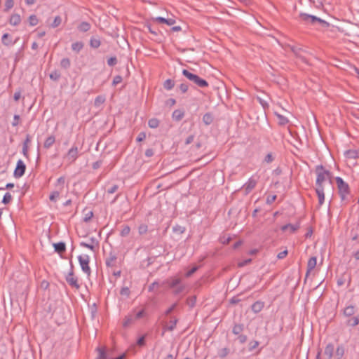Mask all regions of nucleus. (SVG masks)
Instances as JSON below:
<instances>
[{"instance_id":"19","label":"nucleus","mask_w":359,"mask_h":359,"mask_svg":"<svg viewBox=\"0 0 359 359\" xmlns=\"http://www.w3.org/2000/svg\"><path fill=\"white\" fill-rule=\"evenodd\" d=\"M1 41L5 46H11L15 43V41H12L11 36L8 33H5L2 36Z\"/></svg>"},{"instance_id":"1","label":"nucleus","mask_w":359,"mask_h":359,"mask_svg":"<svg viewBox=\"0 0 359 359\" xmlns=\"http://www.w3.org/2000/svg\"><path fill=\"white\" fill-rule=\"evenodd\" d=\"M316 172L317 175L316 181V188L323 187V184L327 180L331 183V172L326 170L322 165H318L316 167Z\"/></svg>"},{"instance_id":"7","label":"nucleus","mask_w":359,"mask_h":359,"mask_svg":"<svg viewBox=\"0 0 359 359\" xmlns=\"http://www.w3.org/2000/svg\"><path fill=\"white\" fill-rule=\"evenodd\" d=\"M78 157V148L77 147H72L66 156V158L69 163H73L76 161V159Z\"/></svg>"},{"instance_id":"5","label":"nucleus","mask_w":359,"mask_h":359,"mask_svg":"<svg viewBox=\"0 0 359 359\" xmlns=\"http://www.w3.org/2000/svg\"><path fill=\"white\" fill-rule=\"evenodd\" d=\"M70 265H71V269H70L69 272L67 273V275L65 276V280L72 287H74V288H76L78 290L80 288V285L79 284L77 277H76L74 274L73 264H72V262H70Z\"/></svg>"},{"instance_id":"63","label":"nucleus","mask_w":359,"mask_h":359,"mask_svg":"<svg viewBox=\"0 0 359 359\" xmlns=\"http://www.w3.org/2000/svg\"><path fill=\"white\" fill-rule=\"evenodd\" d=\"M176 101L173 98H170L165 102V105L169 107H172L175 104Z\"/></svg>"},{"instance_id":"36","label":"nucleus","mask_w":359,"mask_h":359,"mask_svg":"<svg viewBox=\"0 0 359 359\" xmlns=\"http://www.w3.org/2000/svg\"><path fill=\"white\" fill-rule=\"evenodd\" d=\"M133 315L135 320H136L140 319V318L146 316L147 313L144 309H141Z\"/></svg>"},{"instance_id":"27","label":"nucleus","mask_w":359,"mask_h":359,"mask_svg":"<svg viewBox=\"0 0 359 359\" xmlns=\"http://www.w3.org/2000/svg\"><path fill=\"white\" fill-rule=\"evenodd\" d=\"M90 25L87 22H82L78 27V29L80 32H88L90 29Z\"/></svg>"},{"instance_id":"62","label":"nucleus","mask_w":359,"mask_h":359,"mask_svg":"<svg viewBox=\"0 0 359 359\" xmlns=\"http://www.w3.org/2000/svg\"><path fill=\"white\" fill-rule=\"evenodd\" d=\"M177 306V303L173 304L170 307H169L164 313L165 316L169 315L171 312L175 309Z\"/></svg>"},{"instance_id":"25","label":"nucleus","mask_w":359,"mask_h":359,"mask_svg":"<svg viewBox=\"0 0 359 359\" xmlns=\"http://www.w3.org/2000/svg\"><path fill=\"white\" fill-rule=\"evenodd\" d=\"M83 48V43L81 41H76L72 44V49L76 53H79Z\"/></svg>"},{"instance_id":"40","label":"nucleus","mask_w":359,"mask_h":359,"mask_svg":"<svg viewBox=\"0 0 359 359\" xmlns=\"http://www.w3.org/2000/svg\"><path fill=\"white\" fill-rule=\"evenodd\" d=\"M148 231V226L147 224H142L138 227V233L140 235L145 234Z\"/></svg>"},{"instance_id":"34","label":"nucleus","mask_w":359,"mask_h":359,"mask_svg":"<svg viewBox=\"0 0 359 359\" xmlns=\"http://www.w3.org/2000/svg\"><path fill=\"white\" fill-rule=\"evenodd\" d=\"M148 126L151 128H156L159 126V121L156 118H150L148 121Z\"/></svg>"},{"instance_id":"22","label":"nucleus","mask_w":359,"mask_h":359,"mask_svg":"<svg viewBox=\"0 0 359 359\" xmlns=\"http://www.w3.org/2000/svg\"><path fill=\"white\" fill-rule=\"evenodd\" d=\"M177 322H178V319L176 318H173L172 320H170L168 325H165V330H168L170 332L173 331L176 327Z\"/></svg>"},{"instance_id":"38","label":"nucleus","mask_w":359,"mask_h":359,"mask_svg":"<svg viewBox=\"0 0 359 359\" xmlns=\"http://www.w3.org/2000/svg\"><path fill=\"white\" fill-rule=\"evenodd\" d=\"M28 22L30 26H35L38 24L39 20L35 15H32L28 18Z\"/></svg>"},{"instance_id":"54","label":"nucleus","mask_w":359,"mask_h":359,"mask_svg":"<svg viewBox=\"0 0 359 359\" xmlns=\"http://www.w3.org/2000/svg\"><path fill=\"white\" fill-rule=\"evenodd\" d=\"M123 79L121 76L117 75L114 76L113 81H112V86H115L117 84L120 83L122 81Z\"/></svg>"},{"instance_id":"18","label":"nucleus","mask_w":359,"mask_h":359,"mask_svg":"<svg viewBox=\"0 0 359 359\" xmlns=\"http://www.w3.org/2000/svg\"><path fill=\"white\" fill-rule=\"evenodd\" d=\"M116 260V256L111 252L109 257L106 259L105 264L108 267H112L114 266Z\"/></svg>"},{"instance_id":"37","label":"nucleus","mask_w":359,"mask_h":359,"mask_svg":"<svg viewBox=\"0 0 359 359\" xmlns=\"http://www.w3.org/2000/svg\"><path fill=\"white\" fill-rule=\"evenodd\" d=\"M213 121L212 116L210 114H205L203 116V121L205 125H210Z\"/></svg>"},{"instance_id":"48","label":"nucleus","mask_w":359,"mask_h":359,"mask_svg":"<svg viewBox=\"0 0 359 359\" xmlns=\"http://www.w3.org/2000/svg\"><path fill=\"white\" fill-rule=\"evenodd\" d=\"M11 198H12L11 195L10 194V193L7 192L5 194V195L3 197L2 203L4 204H7L11 201Z\"/></svg>"},{"instance_id":"44","label":"nucleus","mask_w":359,"mask_h":359,"mask_svg":"<svg viewBox=\"0 0 359 359\" xmlns=\"http://www.w3.org/2000/svg\"><path fill=\"white\" fill-rule=\"evenodd\" d=\"M65 182V178L64 177H60L57 179L56 186L60 187L59 189L60 191L62 190Z\"/></svg>"},{"instance_id":"21","label":"nucleus","mask_w":359,"mask_h":359,"mask_svg":"<svg viewBox=\"0 0 359 359\" xmlns=\"http://www.w3.org/2000/svg\"><path fill=\"white\" fill-rule=\"evenodd\" d=\"M135 321V320L134 319L133 315L129 314L124 318L123 322V326L124 327H127L130 325H131L133 323H134Z\"/></svg>"},{"instance_id":"10","label":"nucleus","mask_w":359,"mask_h":359,"mask_svg":"<svg viewBox=\"0 0 359 359\" xmlns=\"http://www.w3.org/2000/svg\"><path fill=\"white\" fill-rule=\"evenodd\" d=\"M344 156L346 158L357 159L359 158V150L349 149L344 152Z\"/></svg>"},{"instance_id":"35","label":"nucleus","mask_w":359,"mask_h":359,"mask_svg":"<svg viewBox=\"0 0 359 359\" xmlns=\"http://www.w3.org/2000/svg\"><path fill=\"white\" fill-rule=\"evenodd\" d=\"M71 62L69 58L65 57L61 60L60 66L62 68L67 69L70 67Z\"/></svg>"},{"instance_id":"26","label":"nucleus","mask_w":359,"mask_h":359,"mask_svg":"<svg viewBox=\"0 0 359 359\" xmlns=\"http://www.w3.org/2000/svg\"><path fill=\"white\" fill-rule=\"evenodd\" d=\"M55 250L59 253L63 252L65 251L66 247L65 243L63 242H59L57 243L54 244Z\"/></svg>"},{"instance_id":"23","label":"nucleus","mask_w":359,"mask_h":359,"mask_svg":"<svg viewBox=\"0 0 359 359\" xmlns=\"http://www.w3.org/2000/svg\"><path fill=\"white\" fill-rule=\"evenodd\" d=\"M184 116V113L180 109H176L172 112V117L175 121H180Z\"/></svg>"},{"instance_id":"49","label":"nucleus","mask_w":359,"mask_h":359,"mask_svg":"<svg viewBox=\"0 0 359 359\" xmlns=\"http://www.w3.org/2000/svg\"><path fill=\"white\" fill-rule=\"evenodd\" d=\"M60 196V191H55L52 192L49 196V198L51 201H56V199Z\"/></svg>"},{"instance_id":"39","label":"nucleus","mask_w":359,"mask_h":359,"mask_svg":"<svg viewBox=\"0 0 359 359\" xmlns=\"http://www.w3.org/2000/svg\"><path fill=\"white\" fill-rule=\"evenodd\" d=\"M243 330V325L241 324L235 325L233 327L232 332L234 334L238 335Z\"/></svg>"},{"instance_id":"55","label":"nucleus","mask_w":359,"mask_h":359,"mask_svg":"<svg viewBox=\"0 0 359 359\" xmlns=\"http://www.w3.org/2000/svg\"><path fill=\"white\" fill-rule=\"evenodd\" d=\"M145 337H146V334L142 336L141 337H140L137 339V344L139 346H144L145 345Z\"/></svg>"},{"instance_id":"41","label":"nucleus","mask_w":359,"mask_h":359,"mask_svg":"<svg viewBox=\"0 0 359 359\" xmlns=\"http://www.w3.org/2000/svg\"><path fill=\"white\" fill-rule=\"evenodd\" d=\"M130 228L129 226H128V225L123 226L122 230L121 231L120 235L122 237H126L130 233Z\"/></svg>"},{"instance_id":"51","label":"nucleus","mask_w":359,"mask_h":359,"mask_svg":"<svg viewBox=\"0 0 359 359\" xmlns=\"http://www.w3.org/2000/svg\"><path fill=\"white\" fill-rule=\"evenodd\" d=\"M179 88L182 93H185L189 89V85L187 83H182L179 86Z\"/></svg>"},{"instance_id":"3","label":"nucleus","mask_w":359,"mask_h":359,"mask_svg":"<svg viewBox=\"0 0 359 359\" xmlns=\"http://www.w3.org/2000/svg\"><path fill=\"white\" fill-rule=\"evenodd\" d=\"M336 183L337 185V188L339 190V194L340 196L341 201H345L347 198V196L349 194V186L345 182L343 179L340 177H337L335 178Z\"/></svg>"},{"instance_id":"6","label":"nucleus","mask_w":359,"mask_h":359,"mask_svg":"<svg viewBox=\"0 0 359 359\" xmlns=\"http://www.w3.org/2000/svg\"><path fill=\"white\" fill-rule=\"evenodd\" d=\"M80 245L95 252V249L99 246V242L95 238L91 237L87 241H81Z\"/></svg>"},{"instance_id":"30","label":"nucleus","mask_w":359,"mask_h":359,"mask_svg":"<svg viewBox=\"0 0 359 359\" xmlns=\"http://www.w3.org/2000/svg\"><path fill=\"white\" fill-rule=\"evenodd\" d=\"M359 324V317L355 316L351 319H348L346 322V325L351 327H355Z\"/></svg>"},{"instance_id":"13","label":"nucleus","mask_w":359,"mask_h":359,"mask_svg":"<svg viewBox=\"0 0 359 359\" xmlns=\"http://www.w3.org/2000/svg\"><path fill=\"white\" fill-rule=\"evenodd\" d=\"M316 22H319L320 24H321L323 27H328L329 26V23L327 22H326L325 20L320 18H318L315 15H310V23L311 24H315Z\"/></svg>"},{"instance_id":"24","label":"nucleus","mask_w":359,"mask_h":359,"mask_svg":"<svg viewBox=\"0 0 359 359\" xmlns=\"http://www.w3.org/2000/svg\"><path fill=\"white\" fill-rule=\"evenodd\" d=\"M9 22L12 25H18L21 22V17L20 15L14 14L11 16Z\"/></svg>"},{"instance_id":"29","label":"nucleus","mask_w":359,"mask_h":359,"mask_svg":"<svg viewBox=\"0 0 359 359\" xmlns=\"http://www.w3.org/2000/svg\"><path fill=\"white\" fill-rule=\"evenodd\" d=\"M55 138L54 136L51 135L48 137L44 142V147L49 148L55 142Z\"/></svg>"},{"instance_id":"42","label":"nucleus","mask_w":359,"mask_h":359,"mask_svg":"<svg viewBox=\"0 0 359 359\" xmlns=\"http://www.w3.org/2000/svg\"><path fill=\"white\" fill-rule=\"evenodd\" d=\"M62 22V18L60 16H56L55 18H54V20L53 22H52L51 24V27L53 28H55L57 27H58Z\"/></svg>"},{"instance_id":"57","label":"nucleus","mask_w":359,"mask_h":359,"mask_svg":"<svg viewBox=\"0 0 359 359\" xmlns=\"http://www.w3.org/2000/svg\"><path fill=\"white\" fill-rule=\"evenodd\" d=\"M118 189V186L116 185V184H114L113 186H111L110 188H109L107 189V193L108 194H114L115 193Z\"/></svg>"},{"instance_id":"17","label":"nucleus","mask_w":359,"mask_h":359,"mask_svg":"<svg viewBox=\"0 0 359 359\" xmlns=\"http://www.w3.org/2000/svg\"><path fill=\"white\" fill-rule=\"evenodd\" d=\"M264 306V302L257 301L252 305V310L254 313H257L263 309Z\"/></svg>"},{"instance_id":"2","label":"nucleus","mask_w":359,"mask_h":359,"mask_svg":"<svg viewBox=\"0 0 359 359\" xmlns=\"http://www.w3.org/2000/svg\"><path fill=\"white\" fill-rule=\"evenodd\" d=\"M182 74L198 87L205 88L208 86V83L205 79L199 77L196 74L190 72L187 69H183Z\"/></svg>"},{"instance_id":"20","label":"nucleus","mask_w":359,"mask_h":359,"mask_svg":"<svg viewBox=\"0 0 359 359\" xmlns=\"http://www.w3.org/2000/svg\"><path fill=\"white\" fill-rule=\"evenodd\" d=\"M299 228V224H287L282 226L283 231H287L289 229L291 233L295 232Z\"/></svg>"},{"instance_id":"4","label":"nucleus","mask_w":359,"mask_h":359,"mask_svg":"<svg viewBox=\"0 0 359 359\" xmlns=\"http://www.w3.org/2000/svg\"><path fill=\"white\" fill-rule=\"evenodd\" d=\"M79 262L81 266V270L87 274L88 276L90 275L91 270L89 266V262H90V257L89 255L84 254L79 255L78 257Z\"/></svg>"},{"instance_id":"64","label":"nucleus","mask_w":359,"mask_h":359,"mask_svg":"<svg viewBox=\"0 0 359 359\" xmlns=\"http://www.w3.org/2000/svg\"><path fill=\"white\" fill-rule=\"evenodd\" d=\"M228 349L226 348H224L220 350L219 355L222 358H224L228 354Z\"/></svg>"},{"instance_id":"58","label":"nucleus","mask_w":359,"mask_h":359,"mask_svg":"<svg viewBox=\"0 0 359 359\" xmlns=\"http://www.w3.org/2000/svg\"><path fill=\"white\" fill-rule=\"evenodd\" d=\"M174 289H175V290H174L175 294H178L183 291L184 286L180 284L177 287H175V288H174Z\"/></svg>"},{"instance_id":"61","label":"nucleus","mask_w":359,"mask_h":359,"mask_svg":"<svg viewBox=\"0 0 359 359\" xmlns=\"http://www.w3.org/2000/svg\"><path fill=\"white\" fill-rule=\"evenodd\" d=\"M196 297H191L190 299H189L188 300V304L190 307H194L196 304Z\"/></svg>"},{"instance_id":"16","label":"nucleus","mask_w":359,"mask_h":359,"mask_svg":"<svg viewBox=\"0 0 359 359\" xmlns=\"http://www.w3.org/2000/svg\"><path fill=\"white\" fill-rule=\"evenodd\" d=\"M14 176L17 178L22 176V160H18L16 168L14 171Z\"/></svg>"},{"instance_id":"59","label":"nucleus","mask_w":359,"mask_h":359,"mask_svg":"<svg viewBox=\"0 0 359 359\" xmlns=\"http://www.w3.org/2000/svg\"><path fill=\"white\" fill-rule=\"evenodd\" d=\"M274 158L273 157L271 153H269L264 158V161L267 163H270L273 161Z\"/></svg>"},{"instance_id":"47","label":"nucleus","mask_w":359,"mask_h":359,"mask_svg":"<svg viewBox=\"0 0 359 359\" xmlns=\"http://www.w3.org/2000/svg\"><path fill=\"white\" fill-rule=\"evenodd\" d=\"M50 78L53 81H57L60 78V74L57 71L50 73Z\"/></svg>"},{"instance_id":"52","label":"nucleus","mask_w":359,"mask_h":359,"mask_svg":"<svg viewBox=\"0 0 359 359\" xmlns=\"http://www.w3.org/2000/svg\"><path fill=\"white\" fill-rule=\"evenodd\" d=\"M117 64V58L116 57H109L108 60H107V65L109 66H114L115 65Z\"/></svg>"},{"instance_id":"32","label":"nucleus","mask_w":359,"mask_h":359,"mask_svg":"<svg viewBox=\"0 0 359 359\" xmlns=\"http://www.w3.org/2000/svg\"><path fill=\"white\" fill-rule=\"evenodd\" d=\"M174 81L170 79H166L163 83V87L168 90H171L174 87Z\"/></svg>"},{"instance_id":"56","label":"nucleus","mask_w":359,"mask_h":359,"mask_svg":"<svg viewBox=\"0 0 359 359\" xmlns=\"http://www.w3.org/2000/svg\"><path fill=\"white\" fill-rule=\"evenodd\" d=\"M93 212L92 211H89V212H88L85 215V216H84V217H83V221H84L85 222H89V221L91 219V218L93 217Z\"/></svg>"},{"instance_id":"33","label":"nucleus","mask_w":359,"mask_h":359,"mask_svg":"<svg viewBox=\"0 0 359 359\" xmlns=\"http://www.w3.org/2000/svg\"><path fill=\"white\" fill-rule=\"evenodd\" d=\"M101 44L100 40L97 38L92 37L90 40V46L92 48H97Z\"/></svg>"},{"instance_id":"31","label":"nucleus","mask_w":359,"mask_h":359,"mask_svg":"<svg viewBox=\"0 0 359 359\" xmlns=\"http://www.w3.org/2000/svg\"><path fill=\"white\" fill-rule=\"evenodd\" d=\"M344 354V348L343 346H339L337 348L336 353H335V357L336 359H341Z\"/></svg>"},{"instance_id":"28","label":"nucleus","mask_w":359,"mask_h":359,"mask_svg":"<svg viewBox=\"0 0 359 359\" xmlns=\"http://www.w3.org/2000/svg\"><path fill=\"white\" fill-rule=\"evenodd\" d=\"M180 278H175L168 280L167 283L170 288H175V287L180 284Z\"/></svg>"},{"instance_id":"60","label":"nucleus","mask_w":359,"mask_h":359,"mask_svg":"<svg viewBox=\"0 0 359 359\" xmlns=\"http://www.w3.org/2000/svg\"><path fill=\"white\" fill-rule=\"evenodd\" d=\"M105 99L102 96H97L95 100V105L102 104L104 102Z\"/></svg>"},{"instance_id":"45","label":"nucleus","mask_w":359,"mask_h":359,"mask_svg":"<svg viewBox=\"0 0 359 359\" xmlns=\"http://www.w3.org/2000/svg\"><path fill=\"white\" fill-rule=\"evenodd\" d=\"M310 15L309 14H307V13H302L299 14V17L300 18L304 21L306 23H310Z\"/></svg>"},{"instance_id":"46","label":"nucleus","mask_w":359,"mask_h":359,"mask_svg":"<svg viewBox=\"0 0 359 359\" xmlns=\"http://www.w3.org/2000/svg\"><path fill=\"white\" fill-rule=\"evenodd\" d=\"M291 50L294 53V54L295 55H297V57H302L301 52L302 51V50L301 48L292 46Z\"/></svg>"},{"instance_id":"50","label":"nucleus","mask_w":359,"mask_h":359,"mask_svg":"<svg viewBox=\"0 0 359 359\" xmlns=\"http://www.w3.org/2000/svg\"><path fill=\"white\" fill-rule=\"evenodd\" d=\"M277 116L279 120V124L283 126V125H285L286 123H287L288 120L286 117H285L284 116L280 115V114H277Z\"/></svg>"},{"instance_id":"8","label":"nucleus","mask_w":359,"mask_h":359,"mask_svg":"<svg viewBox=\"0 0 359 359\" xmlns=\"http://www.w3.org/2000/svg\"><path fill=\"white\" fill-rule=\"evenodd\" d=\"M257 181L252 178H250L248 181L244 184V189L245 194H249L256 186Z\"/></svg>"},{"instance_id":"11","label":"nucleus","mask_w":359,"mask_h":359,"mask_svg":"<svg viewBox=\"0 0 359 359\" xmlns=\"http://www.w3.org/2000/svg\"><path fill=\"white\" fill-rule=\"evenodd\" d=\"M317 259L316 257H311L307 263V271L306 276H308L310 272L316 267Z\"/></svg>"},{"instance_id":"43","label":"nucleus","mask_w":359,"mask_h":359,"mask_svg":"<svg viewBox=\"0 0 359 359\" xmlns=\"http://www.w3.org/2000/svg\"><path fill=\"white\" fill-rule=\"evenodd\" d=\"M14 6L13 0H6L5 2L4 11L7 12Z\"/></svg>"},{"instance_id":"12","label":"nucleus","mask_w":359,"mask_h":359,"mask_svg":"<svg viewBox=\"0 0 359 359\" xmlns=\"http://www.w3.org/2000/svg\"><path fill=\"white\" fill-rule=\"evenodd\" d=\"M334 350V348L333 344H328L326 346V347L325 348V351H324V355L326 356L327 359L332 358V357L333 355Z\"/></svg>"},{"instance_id":"14","label":"nucleus","mask_w":359,"mask_h":359,"mask_svg":"<svg viewBox=\"0 0 359 359\" xmlns=\"http://www.w3.org/2000/svg\"><path fill=\"white\" fill-rule=\"evenodd\" d=\"M355 312V308L353 305L346 306L343 310V314L346 317L352 316Z\"/></svg>"},{"instance_id":"15","label":"nucleus","mask_w":359,"mask_h":359,"mask_svg":"<svg viewBox=\"0 0 359 359\" xmlns=\"http://www.w3.org/2000/svg\"><path fill=\"white\" fill-rule=\"evenodd\" d=\"M155 21L160 23H165L168 25H173L175 23V20L174 18H165L163 17H156Z\"/></svg>"},{"instance_id":"53","label":"nucleus","mask_w":359,"mask_h":359,"mask_svg":"<svg viewBox=\"0 0 359 359\" xmlns=\"http://www.w3.org/2000/svg\"><path fill=\"white\" fill-rule=\"evenodd\" d=\"M130 290L128 287H123L121 288V291H120V294L122 295V296H126V297H128L130 295Z\"/></svg>"},{"instance_id":"9","label":"nucleus","mask_w":359,"mask_h":359,"mask_svg":"<svg viewBox=\"0 0 359 359\" xmlns=\"http://www.w3.org/2000/svg\"><path fill=\"white\" fill-rule=\"evenodd\" d=\"M316 192L318 198V207H320L325 201L324 187L316 188Z\"/></svg>"}]
</instances>
